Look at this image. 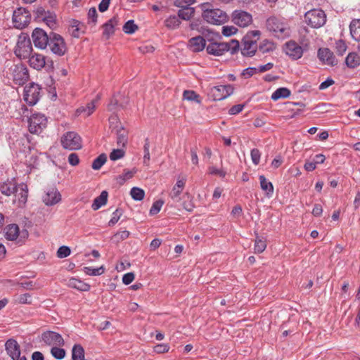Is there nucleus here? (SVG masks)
<instances>
[{"mask_svg": "<svg viewBox=\"0 0 360 360\" xmlns=\"http://www.w3.org/2000/svg\"><path fill=\"white\" fill-rule=\"evenodd\" d=\"M261 35L259 30L248 31L241 42L240 52L244 57H252L257 52V41Z\"/></svg>", "mask_w": 360, "mask_h": 360, "instance_id": "f257e3e1", "label": "nucleus"}, {"mask_svg": "<svg viewBox=\"0 0 360 360\" xmlns=\"http://www.w3.org/2000/svg\"><path fill=\"white\" fill-rule=\"evenodd\" d=\"M4 234L7 240L14 241L20 245H22L29 236L28 231L25 229L20 230L16 224L6 226L4 229Z\"/></svg>", "mask_w": 360, "mask_h": 360, "instance_id": "f03ea898", "label": "nucleus"}, {"mask_svg": "<svg viewBox=\"0 0 360 360\" xmlns=\"http://www.w3.org/2000/svg\"><path fill=\"white\" fill-rule=\"evenodd\" d=\"M266 26L277 38L284 39L290 36V28L288 25L276 17L269 18Z\"/></svg>", "mask_w": 360, "mask_h": 360, "instance_id": "7ed1b4c3", "label": "nucleus"}, {"mask_svg": "<svg viewBox=\"0 0 360 360\" xmlns=\"http://www.w3.org/2000/svg\"><path fill=\"white\" fill-rule=\"evenodd\" d=\"M32 51V46L30 37L26 33H21L18 38V41L14 53L18 58H27Z\"/></svg>", "mask_w": 360, "mask_h": 360, "instance_id": "20e7f679", "label": "nucleus"}, {"mask_svg": "<svg viewBox=\"0 0 360 360\" xmlns=\"http://www.w3.org/2000/svg\"><path fill=\"white\" fill-rule=\"evenodd\" d=\"M202 17L208 23L216 25H222L229 20L226 13L219 8L203 9Z\"/></svg>", "mask_w": 360, "mask_h": 360, "instance_id": "39448f33", "label": "nucleus"}, {"mask_svg": "<svg viewBox=\"0 0 360 360\" xmlns=\"http://www.w3.org/2000/svg\"><path fill=\"white\" fill-rule=\"evenodd\" d=\"M60 143L64 149L69 150H77L82 148L81 136L75 131H68L64 134Z\"/></svg>", "mask_w": 360, "mask_h": 360, "instance_id": "423d86ee", "label": "nucleus"}, {"mask_svg": "<svg viewBox=\"0 0 360 360\" xmlns=\"http://www.w3.org/2000/svg\"><path fill=\"white\" fill-rule=\"evenodd\" d=\"M48 46L51 51L58 56H63L67 52V46L64 39L58 34L51 32Z\"/></svg>", "mask_w": 360, "mask_h": 360, "instance_id": "0eeeda50", "label": "nucleus"}, {"mask_svg": "<svg viewBox=\"0 0 360 360\" xmlns=\"http://www.w3.org/2000/svg\"><path fill=\"white\" fill-rule=\"evenodd\" d=\"M306 23L314 28L323 26L326 21V15L321 9H312L304 14Z\"/></svg>", "mask_w": 360, "mask_h": 360, "instance_id": "6e6552de", "label": "nucleus"}, {"mask_svg": "<svg viewBox=\"0 0 360 360\" xmlns=\"http://www.w3.org/2000/svg\"><path fill=\"white\" fill-rule=\"evenodd\" d=\"M41 96V87L34 82H30L24 89V100L29 105H35Z\"/></svg>", "mask_w": 360, "mask_h": 360, "instance_id": "1a4fd4ad", "label": "nucleus"}, {"mask_svg": "<svg viewBox=\"0 0 360 360\" xmlns=\"http://www.w3.org/2000/svg\"><path fill=\"white\" fill-rule=\"evenodd\" d=\"M10 71L15 84L22 86L29 79V71L27 67L21 63L12 65L10 68Z\"/></svg>", "mask_w": 360, "mask_h": 360, "instance_id": "9d476101", "label": "nucleus"}, {"mask_svg": "<svg viewBox=\"0 0 360 360\" xmlns=\"http://www.w3.org/2000/svg\"><path fill=\"white\" fill-rule=\"evenodd\" d=\"M29 131L32 134H39L46 127L47 118L41 113L32 114L28 120Z\"/></svg>", "mask_w": 360, "mask_h": 360, "instance_id": "9b49d317", "label": "nucleus"}, {"mask_svg": "<svg viewBox=\"0 0 360 360\" xmlns=\"http://www.w3.org/2000/svg\"><path fill=\"white\" fill-rule=\"evenodd\" d=\"M31 20V14L24 8H18L14 11L13 14V22L15 27L23 29L26 27Z\"/></svg>", "mask_w": 360, "mask_h": 360, "instance_id": "f8f14e48", "label": "nucleus"}, {"mask_svg": "<svg viewBox=\"0 0 360 360\" xmlns=\"http://www.w3.org/2000/svg\"><path fill=\"white\" fill-rule=\"evenodd\" d=\"M32 39L35 47L44 49L49 44V34L44 30L37 27L32 31Z\"/></svg>", "mask_w": 360, "mask_h": 360, "instance_id": "ddd939ff", "label": "nucleus"}, {"mask_svg": "<svg viewBox=\"0 0 360 360\" xmlns=\"http://www.w3.org/2000/svg\"><path fill=\"white\" fill-rule=\"evenodd\" d=\"M233 89L231 84L219 85L212 87L210 94L214 101H221L231 95Z\"/></svg>", "mask_w": 360, "mask_h": 360, "instance_id": "4468645a", "label": "nucleus"}, {"mask_svg": "<svg viewBox=\"0 0 360 360\" xmlns=\"http://www.w3.org/2000/svg\"><path fill=\"white\" fill-rule=\"evenodd\" d=\"M232 22L240 27H248L252 22V15L242 10H236L232 13Z\"/></svg>", "mask_w": 360, "mask_h": 360, "instance_id": "2eb2a0df", "label": "nucleus"}, {"mask_svg": "<svg viewBox=\"0 0 360 360\" xmlns=\"http://www.w3.org/2000/svg\"><path fill=\"white\" fill-rule=\"evenodd\" d=\"M41 340L47 345L53 347L63 346L65 344L64 340L61 335L51 330L44 332L41 335Z\"/></svg>", "mask_w": 360, "mask_h": 360, "instance_id": "dca6fc26", "label": "nucleus"}, {"mask_svg": "<svg viewBox=\"0 0 360 360\" xmlns=\"http://www.w3.org/2000/svg\"><path fill=\"white\" fill-rule=\"evenodd\" d=\"M284 51L293 60H297L302 56L303 49L297 42L290 41L285 43Z\"/></svg>", "mask_w": 360, "mask_h": 360, "instance_id": "f3484780", "label": "nucleus"}, {"mask_svg": "<svg viewBox=\"0 0 360 360\" xmlns=\"http://www.w3.org/2000/svg\"><path fill=\"white\" fill-rule=\"evenodd\" d=\"M317 55L319 60L328 65L335 66L338 64V60L333 53L328 48L319 49Z\"/></svg>", "mask_w": 360, "mask_h": 360, "instance_id": "a211bd4d", "label": "nucleus"}, {"mask_svg": "<svg viewBox=\"0 0 360 360\" xmlns=\"http://www.w3.org/2000/svg\"><path fill=\"white\" fill-rule=\"evenodd\" d=\"M6 350L12 360H18L20 356V349L18 342L14 339H9L5 344Z\"/></svg>", "mask_w": 360, "mask_h": 360, "instance_id": "6ab92c4d", "label": "nucleus"}, {"mask_svg": "<svg viewBox=\"0 0 360 360\" xmlns=\"http://www.w3.org/2000/svg\"><path fill=\"white\" fill-rule=\"evenodd\" d=\"M206 51L209 54L219 56L229 51V46L225 42H212L207 46Z\"/></svg>", "mask_w": 360, "mask_h": 360, "instance_id": "aec40b11", "label": "nucleus"}, {"mask_svg": "<svg viewBox=\"0 0 360 360\" xmlns=\"http://www.w3.org/2000/svg\"><path fill=\"white\" fill-rule=\"evenodd\" d=\"M127 103L128 99L122 95L118 94L111 98L108 108L110 111H114L120 108H124Z\"/></svg>", "mask_w": 360, "mask_h": 360, "instance_id": "412c9836", "label": "nucleus"}, {"mask_svg": "<svg viewBox=\"0 0 360 360\" xmlns=\"http://www.w3.org/2000/svg\"><path fill=\"white\" fill-rule=\"evenodd\" d=\"M29 58L30 65L35 70H40L45 67L46 57L40 53H34Z\"/></svg>", "mask_w": 360, "mask_h": 360, "instance_id": "4be33fe9", "label": "nucleus"}, {"mask_svg": "<svg viewBox=\"0 0 360 360\" xmlns=\"http://www.w3.org/2000/svg\"><path fill=\"white\" fill-rule=\"evenodd\" d=\"M188 44L193 52H200L205 49L206 41L202 37L197 36L191 38Z\"/></svg>", "mask_w": 360, "mask_h": 360, "instance_id": "5701e85b", "label": "nucleus"}, {"mask_svg": "<svg viewBox=\"0 0 360 360\" xmlns=\"http://www.w3.org/2000/svg\"><path fill=\"white\" fill-rule=\"evenodd\" d=\"M119 20L117 17H112L108 20L103 25V34L106 39H108L115 32V27L118 25Z\"/></svg>", "mask_w": 360, "mask_h": 360, "instance_id": "b1692460", "label": "nucleus"}, {"mask_svg": "<svg viewBox=\"0 0 360 360\" xmlns=\"http://www.w3.org/2000/svg\"><path fill=\"white\" fill-rule=\"evenodd\" d=\"M60 200V194L56 189L48 191L43 197V201L46 205H53Z\"/></svg>", "mask_w": 360, "mask_h": 360, "instance_id": "393cba45", "label": "nucleus"}, {"mask_svg": "<svg viewBox=\"0 0 360 360\" xmlns=\"http://www.w3.org/2000/svg\"><path fill=\"white\" fill-rule=\"evenodd\" d=\"M18 191L17 185L13 181H7L0 184V191L2 194L10 196Z\"/></svg>", "mask_w": 360, "mask_h": 360, "instance_id": "a878e982", "label": "nucleus"}, {"mask_svg": "<svg viewBox=\"0 0 360 360\" xmlns=\"http://www.w3.org/2000/svg\"><path fill=\"white\" fill-rule=\"evenodd\" d=\"M68 285L70 288H75L79 291H89L90 290V285L81 280L75 278H71L68 280Z\"/></svg>", "mask_w": 360, "mask_h": 360, "instance_id": "bb28decb", "label": "nucleus"}, {"mask_svg": "<svg viewBox=\"0 0 360 360\" xmlns=\"http://www.w3.org/2000/svg\"><path fill=\"white\" fill-rule=\"evenodd\" d=\"M108 193L106 191H103L100 195L94 199L91 205L92 210L96 211L105 205L108 202Z\"/></svg>", "mask_w": 360, "mask_h": 360, "instance_id": "cd10ccee", "label": "nucleus"}, {"mask_svg": "<svg viewBox=\"0 0 360 360\" xmlns=\"http://www.w3.org/2000/svg\"><path fill=\"white\" fill-rule=\"evenodd\" d=\"M345 64L349 68H356L360 65V56L355 52L349 53L345 58Z\"/></svg>", "mask_w": 360, "mask_h": 360, "instance_id": "c85d7f7f", "label": "nucleus"}, {"mask_svg": "<svg viewBox=\"0 0 360 360\" xmlns=\"http://www.w3.org/2000/svg\"><path fill=\"white\" fill-rule=\"evenodd\" d=\"M350 34L353 39L360 41V19H354L349 25Z\"/></svg>", "mask_w": 360, "mask_h": 360, "instance_id": "c756f323", "label": "nucleus"}, {"mask_svg": "<svg viewBox=\"0 0 360 360\" xmlns=\"http://www.w3.org/2000/svg\"><path fill=\"white\" fill-rule=\"evenodd\" d=\"M261 188L266 192L269 197L272 196L274 193V186L264 175L259 176Z\"/></svg>", "mask_w": 360, "mask_h": 360, "instance_id": "7c9ffc66", "label": "nucleus"}, {"mask_svg": "<svg viewBox=\"0 0 360 360\" xmlns=\"http://www.w3.org/2000/svg\"><path fill=\"white\" fill-rule=\"evenodd\" d=\"M195 9L193 7L188 6L183 7L181 9L178 11L177 15L180 19L184 20H189L194 15Z\"/></svg>", "mask_w": 360, "mask_h": 360, "instance_id": "2f4dec72", "label": "nucleus"}, {"mask_svg": "<svg viewBox=\"0 0 360 360\" xmlns=\"http://www.w3.org/2000/svg\"><path fill=\"white\" fill-rule=\"evenodd\" d=\"M117 144L118 146L125 147L128 141V133L127 131L121 127L117 129Z\"/></svg>", "mask_w": 360, "mask_h": 360, "instance_id": "473e14b6", "label": "nucleus"}, {"mask_svg": "<svg viewBox=\"0 0 360 360\" xmlns=\"http://www.w3.org/2000/svg\"><path fill=\"white\" fill-rule=\"evenodd\" d=\"M164 24L167 28L169 30H175L179 27L181 21L178 15H172L165 20Z\"/></svg>", "mask_w": 360, "mask_h": 360, "instance_id": "72a5a7b5", "label": "nucleus"}, {"mask_svg": "<svg viewBox=\"0 0 360 360\" xmlns=\"http://www.w3.org/2000/svg\"><path fill=\"white\" fill-rule=\"evenodd\" d=\"M275 49L276 46L274 43L268 39H264L258 45L257 51L262 53H266L273 51Z\"/></svg>", "mask_w": 360, "mask_h": 360, "instance_id": "f704fd0d", "label": "nucleus"}, {"mask_svg": "<svg viewBox=\"0 0 360 360\" xmlns=\"http://www.w3.org/2000/svg\"><path fill=\"white\" fill-rule=\"evenodd\" d=\"M290 91L286 87H280L277 89L271 95V98L273 101H277L280 98H286L290 96Z\"/></svg>", "mask_w": 360, "mask_h": 360, "instance_id": "c9c22d12", "label": "nucleus"}, {"mask_svg": "<svg viewBox=\"0 0 360 360\" xmlns=\"http://www.w3.org/2000/svg\"><path fill=\"white\" fill-rule=\"evenodd\" d=\"M185 186V180L184 179H179L176 184L174 186L171 193H170V197L172 199L177 198L179 195L181 193L183 188Z\"/></svg>", "mask_w": 360, "mask_h": 360, "instance_id": "e433bc0d", "label": "nucleus"}, {"mask_svg": "<svg viewBox=\"0 0 360 360\" xmlns=\"http://www.w3.org/2000/svg\"><path fill=\"white\" fill-rule=\"evenodd\" d=\"M143 163L146 166H149L150 155V140L148 138H146L143 144Z\"/></svg>", "mask_w": 360, "mask_h": 360, "instance_id": "4c0bfd02", "label": "nucleus"}, {"mask_svg": "<svg viewBox=\"0 0 360 360\" xmlns=\"http://www.w3.org/2000/svg\"><path fill=\"white\" fill-rule=\"evenodd\" d=\"M266 248V240L263 238H260L257 236L255 241V253H262L264 251Z\"/></svg>", "mask_w": 360, "mask_h": 360, "instance_id": "58836bf2", "label": "nucleus"}, {"mask_svg": "<svg viewBox=\"0 0 360 360\" xmlns=\"http://www.w3.org/2000/svg\"><path fill=\"white\" fill-rule=\"evenodd\" d=\"M107 156L105 153L98 155L92 162L91 167L94 170H98L105 163Z\"/></svg>", "mask_w": 360, "mask_h": 360, "instance_id": "ea45409f", "label": "nucleus"}, {"mask_svg": "<svg viewBox=\"0 0 360 360\" xmlns=\"http://www.w3.org/2000/svg\"><path fill=\"white\" fill-rule=\"evenodd\" d=\"M184 99L189 101L200 103V96L195 91L192 90H185L183 94Z\"/></svg>", "mask_w": 360, "mask_h": 360, "instance_id": "a19ab883", "label": "nucleus"}, {"mask_svg": "<svg viewBox=\"0 0 360 360\" xmlns=\"http://www.w3.org/2000/svg\"><path fill=\"white\" fill-rule=\"evenodd\" d=\"M130 195L134 200L140 201L144 198L145 192L143 189L140 188L133 187L131 189Z\"/></svg>", "mask_w": 360, "mask_h": 360, "instance_id": "79ce46f5", "label": "nucleus"}, {"mask_svg": "<svg viewBox=\"0 0 360 360\" xmlns=\"http://www.w3.org/2000/svg\"><path fill=\"white\" fill-rule=\"evenodd\" d=\"M59 347L60 346L52 347L51 349V354L55 359L61 360L65 356V350Z\"/></svg>", "mask_w": 360, "mask_h": 360, "instance_id": "37998d69", "label": "nucleus"}, {"mask_svg": "<svg viewBox=\"0 0 360 360\" xmlns=\"http://www.w3.org/2000/svg\"><path fill=\"white\" fill-rule=\"evenodd\" d=\"M130 235L129 231L127 230L117 231L115 233L113 236L112 237V240L117 243H120L121 241L127 239L129 238Z\"/></svg>", "mask_w": 360, "mask_h": 360, "instance_id": "c03bdc74", "label": "nucleus"}, {"mask_svg": "<svg viewBox=\"0 0 360 360\" xmlns=\"http://www.w3.org/2000/svg\"><path fill=\"white\" fill-rule=\"evenodd\" d=\"M56 16L53 12L47 11L46 18L43 21L51 28H53L56 25Z\"/></svg>", "mask_w": 360, "mask_h": 360, "instance_id": "a18cd8bd", "label": "nucleus"}, {"mask_svg": "<svg viewBox=\"0 0 360 360\" xmlns=\"http://www.w3.org/2000/svg\"><path fill=\"white\" fill-rule=\"evenodd\" d=\"M122 30L126 34H131L138 30V26L134 23L133 20H129L125 22Z\"/></svg>", "mask_w": 360, "mask_h": 360, "instance_id": "49530a36", "label": "nucleus"}, {"mask_svg": "<svg viewBox=\"0 0 360 360\" xmlns=\"http://www.w3.org/2000/svg\"><path fill=\"white\" fill-rule=\"evenodd\" d=\"M15 302L21 304H31L32 295L30 293L20 295L15 297Z\"/></svg>", "mask_w": 360, "mask_h": 360, "instance_id": "de8ad7c7", "label": "nucleus"}, {"mask_svg": "<svg viewBox=\"0 0 360 360\" xmlns=\"http://www.w3.org/2000/svg\"><path fill=\"white\" fill-rule=\"evenodd\" d=\"M84 272L89 276H99L104 272L103 266L100 268H93L91 266H85L84 268Z\"/></svg>", "mask_w": 360, "mask_h": 360, "instance_id": "09e8293b", "label": "nucleus"}, {"mask_svg": "<svg viewBox=\"0 0 360 360\" xmlns=\"http://www.w3.org/2000/svg\"><path fill=\"white\" fill-rule=\"evenodd\" d=\"M46 12L44 7L38 6L33 11L34 19L37 21H43L46 18Z\"/></svg>", "mask_w": 360, "mask_h": 360, "instance_id": "8fccbe9b", "label": "nucleus"}, {"mask_svg": "<svg viewBox=\"0 0 360 360\" xmlns=\"http://www.w3.org/2000/svg\"><path fill=\"white\" fill-rule=\"evenodd\" d=\"M335 51L339 56H343L346 52L347 46L345 41L342 39H339L335 42Z\"/></svg>", "mask_w": 360, "mask_h": 360, "instance_id": "3c124183", "label": "nucleus"}, {"mask_svg": "<svg viewBox=\"0 0 360 360\" xmlns=\"http://www.w3.org/2000/svg\"><path fill=\"white\" fill-rule=\"evenodd\" d=\"M163 204H164V201L162 200H158L155 201L153 203V205L150 209V211H149L150 214L155 215V214H158L160 211Z\"/></svg>", "mask_w": 360, "mask_h": 360, "instance_id": "603ef678", "label": "nucleus"}, {"mask_svg": "<svg viewBox=\"0 0 360 360\" xmlns=\"http://www.w3.org/2000/svg\"><path fill=\"white\" fill-rule=\"evenodd\" d=\"M98 13L94 7L91 8L88 12V23L95 25L97 22Z\"/></svg>", "mask_w": 360, "mask_h": 360, "instance_id": "864d4df0", "label": "nucleus"}, {"mask_svg": "<svg viewBox=\"0 0 360 360\" xmlns=\"http://www.w3.org/2000/svg\"><path fill=\"white\" fill-rule=\"evenodd\" d=\"M96 108L95 101H92L89 103L85 108H80L77 110L79 112H86V115L89 116L93 113Z\"/></svg>", "mask_w": 360, "mask_h": 360, "instance_id": "5fc2aeb1", "label": "nucleus"}, {"mask_svg": "<svg viewBox=\"0 0 360 360\" xmlns=\"http://www.w3.org/2000/svg\"><path fill=\"white\" fill-rule=\"evenodd\" d=\"M227 46H229V51L231 54H235L238 52L240 48V44L238 41L235 39H231L229 42H226Z\"/></svg>", "mask_w": 360, "mask_h": 360, "instance_id": "6e6d98bb", "label": "nucleus"}, {"mask_svg": "<svg viewBox=\"0 0 360 360\" xmlns=\"http://www.w3.org/2000/svg\"><path fill=\"white\" fill-rule=\"evenodd\" d=\"M71 253V250L69 247L63 245L60 246L57 250V257L58 258H65L68 257Z\"/></svg>", "mask_w": 360, "mask_h": 360, "instance_id": "4d7b16f0", "label": "nucleus"}, {"mask_svg": "<svg viewBox=\"0 0 360 360\" xmlns=\"http://www.w3.org/2000/svg\"><path fill=\"white\" fill-rule=\"evenodd\" d=\"M124 155V151L122 149H114L110 154V159L112 161H115L123 158Z\"/></svg>", "mask_w": 360, "mask_h": 360, "instance_id": "13d9d810", "label": "nucleus"}, {"mask_svg": "<svg viewBox=\"0 0 360 360\" xmlns=\"http://www.w3.org/2000/svg\"><path fill=\"white\" fill-rule=\"evenodd\" d=\"M257 73H258L257 68L249 67L243 70L241 72V76L245 79H248Z\"/></svg>", "mask_w": 360, "mask_h": 360, "instance_id": "bf43d9fd", "label": "nucleus"}, {"mask_svg": "<svg viewBox=\"0 0 360 360\" xmlns=\"http://www.w3.org/2000/svg\"><path fill=\"white\" fill-rule=\"evenodd\" d=\"M251 159L255 165H257L260 161L261 153L257 148H253L250 152Z\"/></svg>", "mask_w": 360, "mask_h": 360, "instance_id": "052dcab7", "label": "nucleus"}, {"mask_svg": "<svg viewBox=\"0 0 360 360\" xmlns=\"http://www.w3.org/2000/svg\"><path fill=\"white\" fill-rule=\"evenodd\" d=\"M122 215V212L119 209H117L113 213L112 217L110 219V220L108 222L109 226H114L120 219V217Z\"/></svg>", "mask_w": 360, "mask_h": 360, "instance_id": "680f3d73", "label": "nucleus"}, {"mask_svg": "<svg viewBox=\"0 0 360 360\" xmlns=\"http://www.w3.org/2000/svg\"><path fill=\"white\" fill-rule=\"evenodd\" d=\"M238 31V29L234 26H224L222 27V34L226 37H229L234 34Z\"/></svg>", "mask_w": 360, "mask_h": 360, "instance_id": "e2e57ef3", "label": "nucleus"}, {"mask_svg": "<svg viewBox=\"0 0 360 360\" xmlns=\"http://www.w3.org/2000/svg\"><path fill=\"white\" fill-rule=\"evenodd\" d=\"M208 171H209V174H210L212 175H217L222 178H224L226 174V172L225 171H224L222 169H217V167H213V166L209 167Z\"/></svg>", "mask_w": 360, "mask_h": 360, "instance_id": "0e129e2a", "label": "nucleus"}, {"mask_svg": "<svg viewBox=\"0 0 360 360\" xmlns=\"http://www.w3.org/2000/svg\"><path fill=\"white\" fill-rule=\"evenodd\" d=\"M169 349L168 344H158L154 347V352L158 354H162L167 352Z\"/></svg>", "mask_w": 360, "mask_h": 360, "instance_id": "69168bd1", "label": "nucleus"}, {"mask_svg": "<svg viewBox=\"0 0 360 360\" xmlns=\"http://www.w3.org/2000/svg\"><path fill=\"white\" fill-rule=\"evenodd\" d=\"M190 28L192 30H198L201 32L202 34H205V32L207 31L205 30L203 26L200 25V21H193L190 24Z\"/></svg>", "mask_w": 360, "mask_h": 360, "instance_id": "338daca9", "label": "nucleus"}, {"mask_svg": "<svg viewBox=\"0 0 360 360\" xmlns=\"http://www.w3.org/2000/svg\"><path fill=\"white\" fill-rule=\"evenodd\" d=\"M245 105L244 104H238L233 105L229 110V113L230 115H237L240 113L244 108Z\"/></svg>", "mask_w": 360, "mask_h": 360, "instance_id": "774afa93", "label": "nucleus"}]
</instances>
